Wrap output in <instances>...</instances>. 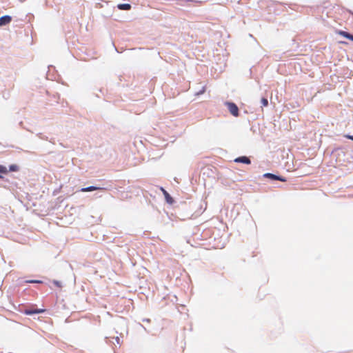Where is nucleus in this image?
Segmentation results:
<instances>
[{
  "label": "nucleus",
  "instance_id": "1",
  "mask_svg": "<svg viewBox=\"0 0 353 353\" xmlns=\"http://www.w3.org/2000/svg\"><path fill=\"white\" fill-rule=\"evenodd\" d=\"M225 105L228 107L230 112L234 116V117H238L239 116V108L237 105L232 102H226Z\"/></svg>",
  "mask_w": 353,
  "mask_h": 353
},
{
  "label": "nucleus",
  "instance_id": "2",
  "mask_svg": "<svg viewBox=\"0 0 353 353\" xmlns=\"http://www.w3.org/2000/svg\"><path fill=\"white\" fill-rule=\"evenodd\" d=\"M44 312H45L44 309H35V310L26 309L24 310V314H26V315H32V314H34L43 313Z\"/></svg>",
  "mask_w": 353,
  "mask_h": 353
},
{
  "label": "nucleus",
  "instance_id": "3",
  "mask_svg": "<svg viewBox=\"0 0 353 353\" xmlns=\"http://www.w3.org/2000/svg\"><path fill=\"white\" fill-rule=\"evenodd\" d=\"M234 162L242 163H245V164H250L251 163L250 159L245 156L239 157L238 158H236L234 159Z\"/></svg>",
  "mask_w": 353,
  "mask_h": 353
},
{
  "label": "nucleus",
  "instance_id": "4",
  "mask_svg": "<svg viewBox=\"0 0 353 353\" xmlns=\"http://www.w3.org/2000/svg\"><path fill=\"white\" fill-rule=\"evenodd\" d=\"M12 21L11 17L8 15L3 16L0 17V26H5L10 23Z\"/></svg>",
  "mask_w": 353,
  "mask_h": 353
},
{
  "label": "nucleus",
  "instance_id": "5",
  "mask_svg": "<svg viewBox=\"0 0 353 353\" xmlns=\"http://www.w3.org/2000/svg\"><path fill=\"white\" fill-rule=\"evenodd\" d=\"M264 176L270 178V179H274V180H279V181H285V179H283V178H282L281 176H276L275 174H271V173L265 174Z\"/></svg>",
  "mask_w": 353,
  "mask_h": 353
},
{
  "label": "nucleus",
  "instance_id": "6",
  "mask_svg": "<svg viewBox=\"0 0 353 353\" xmlns=\"http://www.w3.org/2000/svg\"><path fill=\"white\" fill-rule=\"evenodd\" d=\"M97 190H104L103 188L96 187V186H89L87 188H83L81 190V192H91Z\"/></svg>",
  "mask_w": 353,
  "mask_h": 353
},
{
  "label": "nucleus",
  "instance_id": "7",
  "mask_svg": "<svg viewBox=\"0 0 353 353\" xmlns=\"http://www.w3.org/2000/svg\"><path fill=\"white\" fill-rule=\"evenodd\" d=\"M338 34L351 40V41H353V35L350 34V33H348L347 32L340 30L338 32Z\"/></svg>",
  "mask_w": 353,
  "mask_h": 353
},
{
  "label": "nucleus",
  "instance_id": "8",
  "mask_svg": "<svg viewBox=\"0 0 353 353\" xmlns=\"http://www.w3.org/2000/svg\"><path fill=\"white\" fill-rule=\"evenodd\" d=\"M117 8L122 10H129L131 9V5L129 3H121L117 6Z\"/></svg>",
  "mask_w": 353,
  "mask_h": 353
},
{
  "label": "nucleus",
  "instance_id": "9",
  "mask_svg": "<svg viewBox=\"0 0 353 353\" xmlns=\"http://www.w3.org/2000/svg\"><path fill=\"white\" fill-rule=\"evenodd\" d=\"M164 196L166 202L169 204H172L174 203V199L169 194L168 192H165Z\"/></svg>",
  "mask_w": 353,
  "mask_h": 353
},
{
  "label": "nucleus",
  "instance_id": "10",
  "mask_svg": "<svg viewBox=\"0 0 353 353\" xmlns=\"http://www.w3.org/2000/svg\"><path fill=\"white\" fill-rule=\"evenodd\" d=\"M19 170V166L17 165H10L9 166V171L10 172H17Z\"/></svg>",
  "mask_w": 353,
  "mask_h": 353
},
{
  "label": "nucleus",
  "instance_id": "11",
  "mask_svg": "<svg viewBox=\"0 0 353 353\" xmlns=\"http://www.w3.org/2000/svg\"><path fill=\"white\" fill-rule=\"evenodd\" d=\"M8 172V170L6 166L0 165V173L6 174Z\"/></svg>",
  "mask_w": 353,
  "mask_h": 353
},
{
  "label": "nucleus",
  "instance_id": "12",
  "mask_svg": "<svg viewBox=\"0 0 353 353\" xmlns=\"http://www.w3.org/2000/svg\"><path fill=\"white\" fill-rule=\"evenodd\" d=\"M261 104L263 106L265 107L268 105V101L266 98H262L261 100Z\"/></svg>",
  "mask_w": 353,
  "mask_h": 353
},
{
  "label": "nucleus",
  "instance_id": "13",
  "mask_svg": "<svg viewBox=\"0 0 353 353\" xmlns=\"http://www.w3.org/2000/svg\"><path fill=\"white\" fill-rule=\"evenodd\" d=\"M27 283H42L41 281H39V280H30V281H28Z\"/></svg>",
  "mask_w": 353,
  "mask_h": 353
},
{
  "label": "nucleus",
  "instance_id": "14",
  "mask_svg": "<svg viewBox=\"0 0 353 353\" xmlns=\"http://www.w3.org/2000/svg\"><path fill=\"white\" fill-rule=\"evenodd\" d=\"M345 137L346 138L349 139L353 140V136H351V135H345Z\"/></svg>",
  "mask_w": 353,
  "mask_h": 353
},
{
  "label": "nucleus",
  "instance_id": "15",
  "mask_svg": "<svg viewBox=\"0 0 353 353\" xmlns=\"http://www.w3.org/2000/svg\"><path fill=\"white\" fill-rule=\"evenodd\" d=\"M160 190L162 192V193L164 194L165 192H167L163 188L161 187L160 188Z\"/></svg>",
  "mask_w": 353,
  "mask_h": 353
},
{
  "label": "nucleus",
  "instance_id": "16",
  "mask_svg": "<svg viewBox=\"0 0 353 353\" xmlns=\"http://www.w3.org/2000/svg\"><path fill=\"white\" fill-rule=\"evenodd\" d=\"M204 92H205V88H203V90L199 94H202Z\"/></svg>",
  "mask_w": 353,
  "mask_h": 353
},
{
  "label": "nucleus",
  "instance_id": "17",
  "mask_svg": "<svg viewBox=\"0 0 353 353\" xmlns=\"http://www.w3.org/2000/svg\"><path fill=\"white\" fill-rule=\"evenodd\" d=\"M54 283L55 285H59V282H58V281H54Z\"/></svg>",
  "mask_w": 353,
  "mask_h": 353
},
{
  "label": "nucleus",
  "instance_id": "18",
  "mask_svg": "<svg viewBox=\"0 0 353 353\" xmlns=\"http://www.w3.org/2000/svg\"><path fill=\"white\" fill-rule=\"evenodd\" d=\"M2 178H3V176L0 174V179H2Z\"/></svg>",
  "mask_w": 353,
  "mask_h": 353
}]
</instances>
